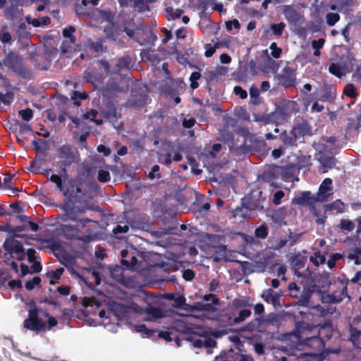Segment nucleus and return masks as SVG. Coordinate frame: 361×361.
Here are the masks:
<instances>
[{
	"instance_id": "1",
	"label": "nucleus",
	"mask_w": 361,
	"mask_h": 361,
	"mask_svg": "<svg viewBox=\"0 0 361 361\" xmlns=\"http://www.w3.org/2000/svg\"><path fill=\"white\" fill-rule=\"evenodd\" d=\"M252 306V300L249 296L235 298L231 302V307L235 310H239L238 315L233 318L230 316L227 317L226 314H221L220 321H225L226 326H229L241 324L251 316L250 308Z\"/></svg>"
},
{
	"instance_id": "2",
	"label": "nucleus",
	"mask_w": 361,
	"mask_h": 361,
	"mask_svg": "<svg viewBox=\"0 0 361 361\" xmlns=\"http://www.w3.org/2000/svg\"><path fill=\"white\" fill-rule=\"evenodd\" d=\"M2 63L19 78L28 80L33 79L32 71L27 67L25 59L20 55L10 51Z\"/></svg>"
},
{
	"instance_id": "3",
	"label": "nucleus",
	"mask_w": 361,
	"mask_h": 361,
	"mask_svg": "<svg viewBox=\"0 0 361 361\" xmlns=\"http://www.w3.org/2000/svg\"><path fill=\"white\" fill-rule=\"evenodd\" d=\"M123 31L141 46H153L157 40V36L152 27L145 24H140L135 30L125 27Z\"/></svg>"
},
{
	"instance_id": "4",
	"label": "nucleus",
	"mask_w": 361,
	"mask_h": 361,
	"mask_svg": "<svg viewBox=\"0 0 361 361\" xmlns=\"http://www.w3.org/2000/svg\"><path fill=\"white\" fill-rule=\"evenodd\" d=\"M297 104L294 101H284L275 110L267 115V119L276 124L287 122L291 116L297 111Z\"/></svg>"
},
{
	"instance_id": "5",
	"label": "nucleus",
	"mask_w": 361,
	"mask_h": 361,
	"mask_svg": "<svg viewBox=\"0 0 361 361\" xmlns=\"http://www.w3.org/2000/svg\"><path fill=\"white\" fill-rule=\"evenodd\" d=\"M316 287L317 286L314 283L308 286H303V289L301 290V288L296 283L292 282L289 284L288 289L290 296L298 299L297 305L301 307H307Z\"/></svg>"
},
{
	"instance_id": "6",
	"label": "nucleus",
	"mask_w": 361,
	"mask_h": 361,
	"mask_svg": "<svg viewBox=\"0 0 361 361\" xmlns=\"http://www.w3.org/2000/svg\"><path fill=\"white\" fill-rule=\"evenodd\" d=\"M57 153L60 164L65 165V166H71L80 161L79 152L69 145L65 144L59 147Z\"/></svg>"
},
{
	"instance_id": "7",
	"label": "nucleus",
	"mask_w": 361,
	"mask_h": 361,
	"mask_svg": "<svg viewBox=\"0 0 361 361\" xmlns=\"http://www.w3.org/2000/svg\"><path fill=\"white\" fill-rule=\"evenodd\" d=\"M39 309H29L27 318L23 322V327L37 333L45 330L46 322L39 317Z\"/></svg>"
},
{
	"instance_id": "8",
	"label": "nucleus",
	"mask_w": 361,
	"mask_h": 361,
	"mask_svg": "<svg viewBox=\"0 0 361 361\" xmlns=\"http://www.w3.org/2000/svg\"><path fill=\"white\" fill-rule=\"evenodd\" d=\"M101 114L106 120L115 123L121 117V109H118L113 99H106L100 108Z\"/></svg>"
},
{
	"instance_id": "9",
	"label": "nucleus",
	"mask_w": 361,
	"mask_h": 361,
	"mask_svg": "<svg viewBox=\"0 0 361 361\" xmlns=\"http://www.w3.org/2000/svg\"><path fill=\"white\" fill-rule=\"evenodd\" d=\"M317 325H311L305 322L299 323L296 326L295 336L300 344L307 341V339H312L317 336Z\"/></svg>"
},
{
	"instance_id": "10",
	"label": "nucleus",
	"mask_w": 361,
	"mask_h": 361,
	"mask_svg": "<svg viewBox=\"0 0 361 361\" xmlns=\"http://www.w3.org/2000/svg\"><path fill=\"white\" fill-rule=\"evenodd\" d=\"M291 133L300 142H303L305 136L312 135V127L306 120L302 119L295 123L290 129Z\"/></svg>"
},
{
	"instance_id": "11",
	"label": "nucleus",
	"mask_w": 361,
	"mask_h": 361,
	"mask_svg": "<svg viewBox=\"0 0 361 361\" xmlns=\"http://www.w3.org/2000/svg\"><path fill=\"white\" fill-rule=\"evenodd\" d=\"M283 13L288 23L294 26L300 25L305 20L304 16L292 5L285 6Z\"/></svg>"
},
{
	"instance_id": "12",
	"label": "nucleus",
	"mask_w": 361,
	"mask_h": 361,
	"mask_svg": "<svg viewBox=\"0 0 361 361\" xmlns=\"http://www.w3.org/2000/svg\"><path fill=\"white\" fill-rule=\"evenodd\" d=\"M82 183L80 181L71 179L68 181L66 187L64 188L63 192H62L63 196L66 198V201L75 200L76 197L74 194L82 193Z\"/></svg>"
},
{
	"instance_id": "13",
	"label": "nucleus",
	"mask_w": 361,
	"mask_h": 361,
	"mask_svg": "<svg viewBox=\"0 0 361 361\" xmlns=\"http://www.w3.org/2000/svg\"><path fill=\"white\" fill-rule=\"evenodd\" d=\"M131 307L129 305L113 302L111 305L110 314L115 316L118 321L126 320L130 317Z\"/></svg>"
},
{
	"instance_id": "14",
	"label": "nucleus",
	"mask_w": 361,
	"mask_h": 361,
	"mask_svg": "<svg viewBox=\"0 0 361 361\" xmlns=\"http://www.w3.org/2000/svg\"><path fill=\"white\" fill-rule=\"evenodd\" d=\"M296 69L295 68L286 65L282 70V73L280 75L281 82L285 87H293L295 85L296 78Z\"/></svg>"
},
{
	"instance_id": "15",
	"label": "nucleus",
	"mask_w": 361,
	"mask_h": 361,
	"mask_svg": "<svg viewBox=\"0 0 361 361\" xmlns=\"http://www.w3.org/2000/svg\"><path fill=\"white\" fill-rule=\"evenodd\" d=\"M300 345L305 346V349H310V355H317L324 351L325 348V343L320 337L316 336L312 339H307V341L301 343Z\"/></svg>"
},
{
	"instance_id": "16",
	"label": "nucleus",
	"mask_w": 361,
	"mask_h": 361,
	"mask_svg": "<svg viewBox=\"0 0 361 361\" xmlns=\"http://www.w3.org/2000/svg\"><path fill=\"white\" fill-rule=\"evenodd\" d=\"M148 95L146 92L132 91L131 98L127 102V105L133 108H142L147 103Z\"/></svg>"
},
{
	"instance_id": "17",
	"label": "nucleus",
	"mask_w": 361,
	"mask_h": 361,
	"mask_svg": "<svg viewBox=\"0 0 361 361\" xmlns=\"http://www.w3.org/2000/svg\"><path fill=\"white\" fill-rule=\"evenodd\" d=\"M317 201L318 199L312 196L310 191H304L300 193V196L293 198L291 203L293 204L312 207Z\"/></svg>"
},
{
	"instance_id": "18",
	"label": "nucleus",
	"mask_w": 361,
	"mask_h": 361,
	"mask_svg": "<svg viewBox=\"0 0 361 361\" xmlns=\"http://www.w3.org/2000/svg\"><path fill=\"white\" fill-rule=\"evenodd\" d=\"M347 295V284L343 285L341 289L337 292L323 295L322 301L329 304H338Z\"/></svg>"
},
{
	"instance_id": "19",
	"label": "nucleus",
	"mask_w": 361,
	"mask_h": 361,
	"mask_svg": "<svg viewBox=\"0 0 361 361\" xmlns=\"http://www.w3.org/2000/svg\"><path fill=\"white\" fill-rule=\"evenodd\" d=\"M232 216L239 223H242L250 217V208L243 201L240 207L232 210Z\"/></svg>"
},
{
	"instance_id": "20",
	"label": "nucleus",
	"mask_w": 361,
	"mask_h": 361,
	"mask_svg": "<svg viewBox=\"0 0 361 361\" xmlns=\"http://www.w3.org/2000/svg\"><path fill=\"white\" fill-rule=\"evenodd\" d=\"M341 63L345 74L351 73L355 70L360 69L357 60L350 53L341 57Z\"/></svg>"
},
{
	"instance_id": "21",
	"label": "nucleus",
	"mask_w": 361,
	"mask_h": 361,
	"mask_svg": "<svg viewBox=\"0 0 361 361\" xmlns=\"http://www.w3.org/2000/svg\"><path fill=\"white\" fill-rule=\"evenodd\" d=\"M59 262H61V264H63L67 268V269L71 274H75L78 278L81 279L82 281H85V279H83L82 276L77 273L76 271L73 269V266L76 263L75 258L73 256L66 252L61 255V257L59 258Z\"/></svg>"
},
{
	"instance_id": "22",
	"label": "nucleus",
	"mask_w": 361,
	"mask_h": 361,
	"mask_svg": "<svg viewBox=\"0 0 361 361\" xmlns=\"http://www.w3.org/2000/svg\"><path fill=\"white\" fill-rule=\"evenodd\" d=\"M317 336L320 337L324 343L331 339L333 335V325L330 322H325L324 324H317Z\"/></svg>"
},
{
	"instance_id": "23",
	"label": "nucleus",
	"mask_w": 361,
	"mask_h": 361,
	"mask_svg": "<svg viewBox=\"0 0 361 361\" xmlns=\"http://www.w3.org/2000/svg\"><path fill=\"white\" fill-rule=\"evenodd\" d=\"M74 200L71 201H65L64 207L66 210L69 211V213L71 215L72 221H78V216L84 214L87 208L83 206L75 205L73 204Z\"/></svg>"
},
{
	"instance_id": "24",
	"label": "nucleus",
	"mask_w": 361,
	"mask_h": 361,
	"mask_svg": "<svg viewBox=\"0 0 361 361\" xmlns=\"http://www.w3.org/2000/svg\"><path fill=\"white\" fill-rule=\"evenodd\" d=\"M4 247L5 250L11 254H20L24 251L22 243L14 238L6 239Z\"/></svg>"
},
{
	"instance_id": "25",
	"label": "nucleus",
	"mask_w": 361,
	"mask_h": 361,
	"mask_svg": "<svg viewBox=\"0 0 361 361\" xmlns=\"http://www.w3.org/2000/svg\"><path fill=\"white\" fill-rule=\"evenodd\" d=\"M332 180L329 178H326L319 188L318 200L324 201L330 195L329 192L333 190Z\"/></svg>"
},
{
	"instance_id": "26",
	"label": "nucleus",
	"mask_w": 361,
	"mask_h": 361,
	"mask_svg": "<svg viewBox=\"0 0 361 361\" xmlns=\"http://www.w3.org/2000/svg\"><path fill=\"white\" fill-rule=\"evenodd\" d=\"M133 61L129 55H125L118 59L116 66L115 72L120 73L123 70H130L133 68Z\"/></svg>"
},
{
	"instance_id": "27",
	"label": "nucleus",
	"mask_w": 361,
	"mask_h": 361,
	"mask_svg": "<svg viewBox=\"0 0 361 361\" xmlns=\"http://www.w3.org/2000/svg\"><path fill=\"white\" fill-rule=\"evenodd\" d=\"M279 137L285 147H295L298 146L299 141L293 136V134L291 133V130L289 132L286 130L283 131Z\"/></svg>"
},
{
	"instance_id": "28",
	"label": "nucleus",
	"mask_w": 361,
	"mask_h": 361,
	"mask_svg": "<svg viewBox=\"0 0 361 361\" xmlns=\"http://www.w3.org/2000/svg\"><path fill=\"white\" fill-rule=\"evenodd\" d=\"M307 262V257L301 255L300 253L295 255L291 259V265L293 269L295 270V274L300 276L299 270L302 269Z\"/></svg>"
},
{
	"instance_id": "29",
	"label": "nucleus",
	"mask_w": 361,
	"mask_h": 361,
	"mask_svg": "<svg viewBox=\"0 0 361 361\" xmlns=\"http://www.w3.org/2000/svg\"><path fill=\"white\" fill-rule=\"evenodd\" d=\"M262 298L267 303H271L274 307L279 304L280 296L278 293L274 292L272 289L269 288L263 291Z\"/></svg>"
},
{
	"instance_id": "30",
	"label": "nucleus",
	"mask_w": 361,
	"mask_h": 361,
	"mask_svg": "<svg viewBox=\"0 0 361 361\" xmlns=\"http://www.w3.org/2000/svg\"><path fill=\"white\" fill-rule=\"evenodd\" d=\"M34 149L37 154H41L46 157L47 151L49 149L48 141L42 139H35L32 141Z\"/></svg>"
},
{
	"instance_id": "31",
	"label": "nucleus",
	"mask_w": 361,
	"mask_h": 361,
	"mask_svg": "<svg viewBox=\"0 0 361 361\" xmlns=\"http://www.w3.org/2000/svg\"><path fill=\"white\" fill-rule=\"evenodd\" d=\"M319 161L323 167L322 173H325L328 172L329 169L335 167L336 164V160L333 156H328L326 154H323L319 159Z\"/></svg>"
},
{
	"instance_id": "32",
	"label": "nucleus",
	"mask_w": 361,
	"mask_h": 361,
	"mask_svg": "<svg viewBox=\"0 0 361 361\" xmlns=\"http://www.w3.org/2000/svg\"><path fill=\"white\" fill-rule=\"evenodd\" d=\"M247 205L250 208V212L252 210L262 211L265 210L263 203L264 202V199L262 197H259L257 200H254L252 197H248L246 200Z\"/></svg>"
},
{
	"instance_id": "33",
	"label": "nucleus",
	"mask_w": 361,
	"mask_h": 361,
	"mask_svg": "<svg viewBox=\"0 0 361 361\" xmlns=\"http://www.w3.org/2000/svg\"><path fill=\"white\" fill-rule=\"evenodd\" d=\"M349 340L352 342L355 348L361 349V347L360 346L361 344V330H356L355 328H349Z\"/></svg>"
},
{
	"instance_id": "34",
	"label": "nucleus",
	"mask_w": 361,
	"mask_h": 361,
	"mask_svg": "<svg viewBox=\"0 0 361 361\" xmlns=\"http://www.w3.org/2000/svg\"><path fill=\"white\" fill-rule=\"evenodd\" d=\"M277 179V176L276 174L271 171H266L262 173L261 175V180L263 182L270 183V185L273 188H277L278 185L276 183Z\"/></svg>"
},
{
	"instance_id": "35",
	"label": "nucleus",
	"mask_w": 361,
	"mask_h": 361,
	"mask_svg": "<svg viewBox=\"0 0 361 361\" xmlns=\"http://www.w3.org/2000/svg\"><path fill=\"white\" fill-rule=\"evenodd\" d=\"M271 258V255H264L259 260L254 262L253 267L259 271L263 272L266 270Z\"/></svg>"
},
{
	"instance_id": "36",
	"label": "nucleus",
	"mask_w": 361,
	"mask_h": 361,
	"mask_svg": "<svg viewBox=\"0 0 361 361\" xmlns=\"http://www.w3.org/2000/svg\"><path fill=\"white\" fill-rule=\"evenodd\" d=\"M137 264V259L134 252H131L129 259H123L122 262V266L126 269L135 270L136 269Z\"/></svg>"
},
{
	"instance_id": "37",
	"label": "nucleus",
	"mask_w": 361,
	"mask_h": 361,
	"mask_svg": "<svg viewBox=\"0 0 361 361\" xmlns=\"http://www.w3.org/2000/svg\"><path fill=\"white\" fill-rule=\"evenodd\" d=\"M145 313L153 319H161L164 317V312L159 307L154 306L147 307Z\"/></svg>"
},
{
	"instance_id": "38",
	"label": "nucleus",
	"mask_w": 361,
	"mask_h": 361,
	"mask_svg": "<svg viewBox=\"0 0 361 361\" xmlns=\"http://www.w3.org/2000/svg\"><path fill=\"white\" fill-rule=\"evenodd\" d=\"M329 71L331 74L334 76L341 78L342 76L345 75V71L343 69L341 63L340 65L332 63L329 67Z\"/></svg>"
},
{
	"instance_id": "39",
	"label": "nucleus",
	"mask_w": 361,
	"mask_h": 361,
	"mask_svg": "<svg viewBox=\"0 0 361 361\" xmlns=\"http://www.w3.org/2000/svg\"><path fill=\"white\" fill-rule=\"evenodd\" d=\"M226 73V70L224 68H221L220 69L216 71H209L205 73V78L207 82H211L214 80H216L217 77L219 75H224Z\"/></svg>"
},
{
	"instance_id": "40",
	"label": "nucleus",
	"mask_w": 361,
	"mask_h": 361,
	"mask_svg": "<svg viewBox=\"0 0 361 361\" xmlns=\"http://www.w3.org/2000/svg\"><path fill=\"white\" fill-rule=\"evenodd\" d=\"M16 34L19 39H29L31 36L30 32L27 30V25L24 23L18 25Z\"/></svg>"
},
{
	"instance_id": "41",
	"label": "nucleus",
	"mask_w": 361,
	"mask_h": 361,
	"mask_svg": "<svg viewBox=\"0 0 361 361\" xmlns=\"http://www.w3.org/2000/svg\"><path fill=\"white\" fill-rule=\"evenodd\" d=\"M310 261L315 267H319V264H323L326 262V257L324 255H322L319 251H317L310 256Z\"/></svg>"
},
{
	"instance_id": "42",
	"label": "nucleus",
	"mask_w": 361,
	"mask_h": 361,
	"mask_svg": "<svg viewBox=\"0 0 361 361\" xmlns=\"http://www.w3.org/2000/svg\"><path fill=\"white\" fill-rule=\"evenodd\" d=\"M87 47L92 51L96 53H100L104 51L102 41L99 39L97 41L88 40L87 42Z\"/></svg>"
},
{
	"instance_id": "43",
	"label": "nucleus",
	"mask_w": 361,
	"mask_h": 361,
	"mask_svg": "<svg viewBox=\"0 0 361 361\" xmlns=\"http://www.w3.org/2000/svg\"><path fill=\"white\" fill-rule=\"evenodd\" d=\"M262 320V319L261 317H255L252 321L248 322L245 326H244L243 331L247 332H252L255 331L257 329L259 324L261 323Z\"/></svg>"
},
{
	"instance_id": "44",
	"label": "nucleus",
	"mask_w": 361,
	"mask_h": 361,
	"mask_svg": "<svg viewBox=\"0 0 361 361\" xmlns=\"http://www.w3.org/2000/svg\"><path fill=\"white\" fill-rule=\"evenodd\" d=\"M269 233L266 224H262L255 230V237L259 239H265Z\"/></svg>"
},
{
	"instance_id": "45",
	"label": "nucleus",
	"mask_w": 361,
	"mask_h": 361,
	"mask_svg": "<svg viewBox=\"0 0 361 361\" xmlns=\"http://www.w3.org/2000/svg\"><path fill=\"white\" fill-rule=\"evenodd\" d=\"M135 331L145 335L146 337L150 338L154 336L156 331L148 329L145 324H138L135 326Z\"/></svg>"
},
{
	"instance_id": "46",
	"label": "nucleus",
	"mask_w": 361,
	"mask_h": 361,
	"mask_svg": "<svg viewBox=\"0 0 361 361\" xmlns=\"http://www.w3.org/2000/svg\"><path fill=\"white\" fill-rule=\"evenodd\" d=\"M343 93L351 99H355L358 94L352 83H348L343 88Z\"/></svg>"
},
{
	"instance_id": "47",
	"label": "nucleus",
	"mask_w": 361,
	"mask_h": 361,
	"mask_svg": "<svg viewBox=\"0 0 361 361\" xmlns=\"http://www.w3.org/2000/svg\"><path fill=\"white\" fill-rule=\"evenodd\" d=\"M64 272V269L63 267H60L56 269L55 271H48L47 273V276L51 279L50 283L54 284V282L53 280H59L60 279L61 275Z\"/></svg>"
},
{
	"instance_id": "48",
	"label": "nucleus",
	"mask_w": 361,
	"mask_h": 361,
	"mask_svg": "<svg viewBox=\"0 0 361 361\" xmlns=\"http://www.w3.org/2000/svg\"><path fill=\"white\" fill-rule=\"evenodd\" d=\"M147 0H134V6L137 8L138 12L142 13L150 10Z\"/></svg>"
},
{
	"instance_id": "49",
	"label": "nucleus",
	"mask_w": 361,
	"mask_h": 361,
	"mask_svg": "<svg viewBox=\"0 0 361 361\" xmlns=\"http://www.w3.org/2000/svg\"><path fill=\"white\" fill-rule=\"evenodd\" d=\"M49 180L56 184V188L59 192L61 193L63 192L65 187L63 186V180L61 176L57 174H52Z\"/></svg>"
},
{
	"instance_id": "50",
	"label": "nucleus",
	"mask_w": 361,
	"mask_h": 361,
	"mask_svg": "<svg viewBox=\"0 0 361 361\" xmlns=\"http://www.w3.org/2000/svg\"><path fill=\"white\" fill-rule=\"evenodd\" d=\"M18 9L16 6L11 5L4 10V15L6 18L14 19L18 17Z\"/></svg>"
},
{
	"instance_id": "51",
	"label": "nucleus",
	"mask_w": 361,
	"mask_h": 361,
	"mask_svg": "<svg viewBox=\"0 0 361 361\" xmlns=\"http://www.w3.org/2000/svg\"><path fill=\"white\" fill-rule=\"evenodd\" d=\"M87 97L88 94L86 92L74 91L71 99L74 101V104L78 106L80 104V100L86 99Z\"/></svg>"
},
{
	"instance_id": "52",
	"label": "nucleus",
	"mask_w": 361,
	"mask_h": 361,
	"mask_svg": "<svg viewBox=\"0 0 361 361\" xmlns=\"http://www.w3.org/2000/svg\"><path fill=\"white\" fill-rule=\"evenodd\" d=\"M340 20V16L337 13H328L326 16V21L329 26H334Z\"/></svg>"
},
{
	"instance_id": "53",
	"label": "nucleus",
	"mask_w": 361,
	"mask_h": 361,
	"mask_svg": "<svg viewBox=\"0 0 361 361\" xmlns=\"http://www.w3.org/2000/svg\"><path fill=\"white\" fill-rule=\"evenodd\" d=\"M286 27V24L283 22L276 24H271L270 26L273 33L276 36H281Z\"/></svg>"
},
{
	"instance_id": "54",
	"label": "nucleus",
	"mask_w": 361,
	"mask_h": 361,
	"mask_svg": "<svg viewBox=\"0 0 361 361\" xmlns=\"http://www.w3.org/2000/svg\"><path fill=\"white\" fill-rule=\"evenodd\" d=\"M37 160H39L41 161H44V157L43 155H42L41 154H37L35 157V158L30 161V167H29L28 169L30 171H32V173H35V174L39 173V169L35 167V164H36Z\"/></svg>"
},
{
	"instance_id": "55",
	"label": "nucleus",
	"mask_w": 361,
	"mask_h": 361,
	"mask_svg": "<svg viewBox=\"0 0 361 361\" xmlns=\"http://www.w3.org/2000/svg\"><path fill=\"white\" fill-rule=\"evenodd\" d=\"M42 280L39 276H35L32 280L25 282V287L27 290H33L36 286H39Z\"/></svg>"
},
{
	"instance_id": "56",
	"label": "nucleus",
	"mask_w": 361,
	"mask_h": 361,
	"mask_svg": "<svg viewBox=\"0 0 361 361\" xmlns=\"http://www.w3.org/2000/svg\"><path fill=\"white\" fill-rule=\"evenodd\" d=\"M196 309L207 312H215L217 310V308L214 307V305H213L212 302L199 304L196 306Z\"/></svg>"
},
{
	"instance_id": "57",
	"label": "nucleus",
	"mask_w": 361,
	"mask_h": 361,
	"mask_svg": "<svg viewBox=\"0 0 361 361\" xmlns=\"http://www.w3.org/2000/svg\"><path fill=\"white\" fill-rule=\"evenodd\" d=\"M201 74L199 72H192L190 76V87L192 90H195L199 87L197 80L200 78Z\"/></svg>"
},
{
	"instance_id": "58",
	"label": "nucleus",
	"mask_w": 361,
	"mask_h": 361,
	"mask_svg": "<svg viewBox=\"0 0 361 361\" xmlns=\"http://www.w3.org/2000/svg\"><path fill=\"white\" fill-rule=\"evenodd\" d=\"M329 208L331 210H335L338 213H342L344 212V204L340 200H337L329 204Z\"/></svg>"
},
{
	"instance_id": "59",
	"label": "nucleus",
	"mask_w": 361,
	"mask_h": 361,
	"mask_svg": "<svg viewBox=\"0 0 361 361\" xmlns=\"http://www.w3.org/2000/svg\"><path fill=\"white\" fill-rule=\"evenodd\" d=\"M97 179L100 183H107L111 179V175L108 171L100 169L98 171Z\"/></svg>"
},
{
	"instance_id": "60",
	"label": "nucleus",
	"mask_w": 361,
	"mask_h": 361,
	"mask_svg": "<svg viewBox=\"0 0 361 361\" xmlns=\"http://www.w3.org/2000/svg\"><path fill=\"white\" fill-rule=\"evenodd\" d=\"M18 114L25 121H29L33 117L32 110L30 108L20 110Z\"/></svg>"
},
{
	"instance_id": "61",
	"label": "nucleus",
	"mask_w": 361,
	"mask_h": 361,
	"mask_svg": "<svg viewBox=\"0 0 361 361\" xmlns=\"http://www.w3.org/2000/svg\"><path fill=\"white\" fill-rule=\"evenodd\" d=\"M340 225L341 230L348 232L352 231L355 228L353 222L350 220L343 219L341 221Z\"/></svg>"
},
{
	"instance_id": "62",
	"label": "nucleus",
	"mask_w": 361,
	"mask_h": 361,
	"mask_svg": "<svg viewBox=\"0 0 361 361\" xmlns=\"http://www.w3.org/2000/svg\"><path fill=\"white\" fill-rule=\"evenodd\" d=\"M0 41L3 44H11L12 43V35L9 32L0 30Z\"/></svg>"
},
{
	"instance_id": "63",
	"label": "nucleus",
	"mask_w": 361,
	"mask_h": 361,
	"mask_svg": "<svg viewBox=\"0 0 361 361\" xmlns=\"http://www.w3.org/2000/svg\"><path fill=\"white\" fill-rule=\"evenodd\" d=\"M204 343L205 348H214L216 345V341L209 336L207 331H204Z\"/></svg>"
},
{
	"instance_id": "64",
	"label": "nucleus",
	"mask_w": 361,
	"mask_h": 361,
	"mask_svg": "<svg viewBox=\"0 0 361 361\" xmlns=\"http://www.w3.org/2000/svg\"><path fill=\"white\" fill-rule=\"evenodd\" d=\"M342 258L340 253H334L331 258L327 262V266L330 269H332L336 266V262Z\"/></svg>"
}]
</instances>
